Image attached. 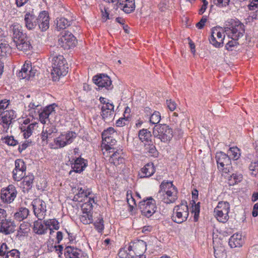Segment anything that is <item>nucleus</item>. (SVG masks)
I'll use <instances>...</instances> for the list:
<instances>
[{"label":"nucleus","instance_id":"774afa93","mask_svg":"<svg viewBox=\"0 0 258 258\" xmlns=\"http://www.w3.org/2000/svg\"><path fill=\"white\" fill-rule=\"evenodd\" d=\"M31 143V142H28L26 141L24 143H23L21 146H19L18 148L19 152L21 153L23 151L25 150L30 145Z\"/></svg>","mask_w":258,"mask_h":258},{"label":"nucleus","instance_id":"ddd939ff","mask_svg":"<svg viewBox=\"0 0 258 258\" xmlns=\"http://www.w3.org/2000/svg\"><path fill=\"white\" fill-rule=\"evenodd\" d=\"M75 138V133L70 132L66 134L60 135L54 140V143L57 148H62L72 143Z\"/></svg>","mask_w":258,"mask_h":258},{"label":"nucleus","instance_id":"0eeeda50","mask_svg":"<svg viewBox=\"0 0 258 258\" xmlns=\"http://www.w3.org/2000/svg\"><path fill=\"white\" fill-rule=\"evenodd\" d=\"M216 159L218 169L225 173L230 172L231 167V159L228 155L223 152H217Z\"/></svg>","mask_w":258,"mask_h":258},{"label":"nucleus","instance_id":"f03ea898","mask_svg":"<svg viewBox=\"0 0 258 258\" xmlns=\"http://www.w3.org/2000/svg\"><path fill=\"white\" fill-rule=\"evenodd\" d=\"M51 74L53 81L58 80L61 76H66L68 72L67 61L61 55L53 54L51 56Z\"/></svg>","mask_w":258,"mask_h":258},{"label":"nucleus","instance_id":"c85d7f7f","mask_svg":"<svg viewBox=\"0 0 258 258\" xmlns=\"http://www.w3.org/2000/svg\"><path fill=\"white\" fill-rule=\"evenodd\" d=\"M87 165V161L84 159L79 157L77 158L74 163L72 164V168L73 171L77 173L82 172Z\"/></svg>","mask_w":258,"mask_h":258},{"label":"nucleus","instance_id":"338daca9","mask_svg":"<svg viewBox=\"0 0 258 258\" xmlns=\"http://www.w3.org/2000/svg\"><path fill=\"white\" fill-rule=\"evenodd\" d=\"M167 106L171 111H173L176 107V103L171 100H167L166 101Z\"/></svg>","mask_w":258,"mask_h":258},{"label":"nucleus","instance_id":"7c9ffc66","mask_svg":"<svg viewBox=\"0 0 258 258\" xmlns=\"http://www.w3.org/2000/svg\"><path fill=\"white\" fill-rule=\"evenodd\" d=\"M242 243V236L238 233L233 234L229 240V245L231 248L241 247Z\"/></svg>","mask_w":258,"mask_h":258},{"label":"nucleus","instance_id":"9d476101","mask_svg":"<svg viewBox=\"0 0 258 258\" xmlns=\"http://www.w3.org/2000/svg\"><path fill=\"white\" fill-rule=\"evenodd\" d=\"M16 117L15 112L13 110L4 111L0 114V124L7 131Z\"/></svg>","mask_w":258,"mask_h":258},{"label":"nucleus","instance_id":"20e7f679","mask_svg":"<svg viewBox=\"0 0 258 258\" xmlns=\"http://www.w3.org/2000/svg\"><path fill=\"white\" fill-rule=\"evenodd\" d=\"M188 215V208L186 202H182L174 208L172 219L174 222L180 224L186 220Z\"/></svg>","mask_w":258,"mask_h":258},{"label":"nucleus","instance_id":"6e6d98bb","mask_svg":"<svg viewBox=\"0 0 258 258\" xmlns=\"http://www.w3.org/2000/svg\"><path fill=\"white\" fill-rule=\"evenodd\" d=\"M237 39H232L230 41H229L228 43H226L225 45V47L226 49L228 50H232V47L237 45V44H239L241 42L238 41Z\"/></svg>","mask_w":258,"mask_h":258},{"label":"nucleus","instance_id":"a211bd4d","mask_svg":"<svg viewBox=\"0 0 258 258\" xmlns=\"http://www.w3.org/2000/svg\"><path fill=\"white\" fill-rule=\"evenodd\" d=\"M101 116L106 122H111L114 119V105L109 103L101 107Z\"/></svg>","mask_w":258,"mask_h":258},{"label":"nucleus","instance_id":"f257e3e1","mask_svg":"<svg viewBox=\"0 0 258 258\" xmlns=\"http://www.w3.org/2000/svg\"><path fill=\"white\" fill-rule=\"evenodd\" d=\"M22 26L18 23H14L10 27L12 38L17 48L19 50L27 51L32 48L30 38L22 30Z\"/></svg>","mask_w":258,"mask_h":258},{"label":"nucleus","instance_id":"39448f33","mask_svg":"<svg viewBox=\"0 0 258 258\" xmlns=\"http://www.w3.org/2000/svg\"><path fill=\"white\" fill-rule=\"evenodd\" d=\"M229 210L230 205L228 202H219L214 209V215L219 222L225 223L228 220Z\"/></svg>","mask_w":258,"mask_h":258},{"label":"nucleus","instance_id":"f8f14e48","mask_svg":"<svg viewBox=\"0 0 258 258\" xmlns=\"http://www.w3.org/2000/svg\"><path fill=\"white\" fill-rule=\"evenodd\" d=\"M220 29L218 27L213 28L209 38L210 42L216 47H221L223 46L225 35H223L224 32L222 33Z\"/></svg>","mask_w":258,"mask_h":258},{"label":"nucleus","instance_id":"e2e57ef3","mask_svg":"<svg viewBox=\"0 0 258 258\" xmlns=\"http://www.w3.org/2000/svg\"><path fill=\"white\" fill-rule=\"evenodd\" d=\"M207 21V17L203 16L202 17V18L201 19V20L200 21V22H199L198 23H197L196 24V27L197 28H198L199 29H202L204 27Z\"/></svg>","mask_w":258,"mask_h":258},{"label":"nucleus","instance_id":"bf43d9fd","mask_svg":"<svg viewBox=\"0 0 258 258\" xmlns=\"http://www.w3.org/2000/svg\"><path fill=\"white\" fill-rule=\"evenodd\" d=\"M9 103L10 101L9 100L6 99L0 100V113L8 107Z\"/></svg>","mask_w":258,"mask_h":258},{"label":"nucleus","instance_id":"4c0bfd02","mask_svg":"<svg viewBox=\"0 0 258 258\" xmlns=\"http://www.w3.org/2000/svg\"><path fill=\"white\" fill-rule=\"evenodd\" d=\"M116 141L113 137L107 138L106 139H102V145L106 151H110L111 150H115L114 146L115 145Z\"/></svg>","mask_w":258,"mask_h":258},{"label":"nucleus","instance_id":"052dcab7","mask_svg":"<svg viewBox=\"0 0 258 258\" xmlns=\"http://www.w3.org/2000/svg\"><path fill=\"white\" fill-rule=\"evenodd\" d=\"M230 0H214V3L219 7H226L228 5Z\"/></svg>","mask_w":258,"mask_h":258},{"label":"nucleus","instance_id":"2f4dec72","mask_svg":"<svg viewBox=\"0 0 258 258\" xmlns=\"http://www.w3.org/2000/svg\"><path fill=\"white\" fill-rule=\"evenodd\" d=\"M37 123L36 122L29 124L28 125H21V130L23 132L25 139H27L32 134L33 131L37 127Z\"/></svg>","mask_w":258,"mask_h":258},{"label":"nucleus","instance_id":"c756f323","mask_svg":"<svg viewBox=\"0 0 258 258\" xmlns=\"http://www.w3.org/2000/svg\"><path fill=\"white\" fill-rule=\"evenodd\" d=\"M155 170L152 163H149L143 167L139 174L141 178L149 177L152 176L155 172Z\"/></svg>","mask_w":258,"mask_h":258},{"label":"nucleus","instance_id":"680f3d73","mask_svg":"<svg viewBox=\"0 0 258 258\" xmlns=\"http://www.w3.org/2000/svg\"><path fill=\"white\" fill-rule=\"evenodd\" d=\"M49 116L47 113L42 111L39 114V119L40 122L43 124H46V119L48 118Z\"/></svg>","mask_w":258,"mask_h":258},{"label":"nucleus","instance_id":"a18cd8bd","mask_svg":"<svg viewBox=\"0 0 258 258\" xmlns=\"http://www.w3.org/2000/svg\"><path fill=\"white\" fill-rule=\"evenodd\" d=\"M191 208V212L194 213V220L195 221H197L199 219L200 211V203L196 204L195 202L193 201V204Z\"/></svg>","mask_w":258,"mask_h":258},{"label":"nucleus","instance_id":"5701e85b","mask_svg":"<svg viewBox=\"0 0 258 258\" xmlns=\"http://www.w3.org/2000/svg\"><path fill=\"white\" fill-rule=\"evenodd\" d=\"M117 8L129 14L135 9V0H119L117 1Z\"/></svg>","mask_w":258,"mask_h":258},{"label":"nucleus","instance_id":"393cba45","mask_svg":"<svg viewBox=\"0 0 258 258\" xmlns=\"http://www.w3.org/2000/svg\"><path fill=\"white\" fill-rule=\"evenodd\" d=\"M0 231L5 234H9L13 233L15 231L16 227L14 221L11 220L5 219L1 222Z\"/></svg>","mask_w":258,"mask_h":258},{"label":"nucleus","instance_id":"aec40b11","mask_svg":"<svg viewBox=\"0 0 258 258\" xmlns=\"http://www.w3.org/2000/svg\"><path fill=\"white\" fill-rule=\"evenodd\" d=\"M37 26L42 31L47 30L49 26V17L46 11H42L37 17Z\"/></svg>","mask_w":258,"mask_h":258},{"label":"nucleus","instance_id":"49530a36","mask_svg":"<svg viewBox=\"0 0 258 258\" xmlns=\"http://www.w3.org/2000/svg\"><path fill=\"white\" fill-rule=\"evenodd\" d=\"M44 224L47 226L48 229L51 226H52L55 230H58L59 228V223L58 221L55 219L45 220L44 221Z\"/></svg>","mask_w":258,"mask_h":258},{"label":"nucleus","instance_id":"7ed1b4c3","mask_svg":"<svg viewBox=\"0 0 258 258\" xmlns=\"http://www.w3.org/2000/svg\"><path fill=\"white\" fill-rule=\"evenodd\" d=\"M153 135L161 142L167 143L173 138V132L172 129L166 124H159L154 127Z\"/></svg>","mask_w":258,"mask_h":258},{"label":"nucleus","instance_id":"603ef678","mask_svg":"<svg viewBox=\"0 0 258 258\" xmlns=\"http://www.w3.org/2000/svg\"><path fill=\"white\" fill-rule=\"evenodd\" d=\"M229 151L231 153V156L234 160H236L240 157V150L237 147H231L229 149Z\"/></svg>","mask_w":258,"mask_h":258},{"label":"nucleus","instance_id":"c9c22d12","mask_svg":"<svg viewBox=\"0 0 258 258\" xmlns=\"http://www.w3.org/2000/svg\"><path fill=\"white\" fill-rule=\"evenodd\" d=\"M138 136L140 141L144 144L149 142V141H152L151 133L147 129L141 130L139 132Z\"/></svg>","mask_w":258,"mask_h":258},{"label":"nucleus","instance_id":"8fccbe9b","mask_svg":"<svg viewBox=\"0 0 258 258\" xmlns=\"http://www.w3.org/2000/svg\"><path fill=\"white\" fill-rule=\"evenodd\" d=\"M114 134H115L114 129L113 127H110L103 131L102 134V139L112 138L113 137Z\"/></svg>","mask_w":258,"mask_h":258},{"label":"nucleus","instance_id":"ea45409f","mask_svg":"<svg viewBox=\"0 0 258 258\" xmlns=\"http://www.w3.org/2000/svg\"><path fill=\"white\" fill-rule=\"evenodd\" d=\"M174 187L172 182L170 181H163L160 185V190L157 194V197H162V195H164L167 190L172 189Z\"/></svg>","mask_w":258,"mask_h":258},{"label":"nucleus","instance_id":"cd10ccee","mask_svg":"<svg viewBox=\"0 0 258 258\" xmlns=\"http://www.w3.org/2000/svg\"><path fill=\"white\" fill-rule=\"evenodd\" d=\"M147 244L146 242L143 240H138L133 243L132 245L129 246V248L133 249L134 250L137 257L141 256L142 254L146 250Z\"/></svg>","mask_w":258,"mask_h":258},{"label":"nucleus","instance_id":"e433bc0d","mask_svg":"<svg viewBox=\"0 0 258 258\" xmlns=\"http://www.w3.org/2000/svg\"><path fill=\"white\" fill-rule=\"evenodd\" d=\"M56 28L58 31L64 29L71 25V21L68 19L61 17L58 18L56 20Z\"/></svg>","mask_w":258,"mask_h":258},{"label":"nucleus","instance_id":"b1692460","mask_svg":"<svg viewBox=\"0 0 258 258\" xmlns=\"http://www.w3.org/2000/svg\"><path fill=\"white\" fill-rule=\"evenodd\" d=\"M177 190L175 187H173L172 189L167 190L162 197H158L164 203L170 204L174 202L177 199Z\"/></svg>","mask_w":258,"mask_h":258},{"label":"nucleus","instance_id":"6e6552de","mask_svg":"<svg viewBox=\"0 0 258 258\" xmlns=\"http://www.w3.org/2000/svg\"><path fill=\"white\" fill-rule=\"evenodd\" d=\"M76 42L74 36L71 32L66 31L62 32L61 36L58 39L59 45L64 49L74 47L76 45Z\"/></svg>","mask_w":258,"mask_h":258},{"label":"nucleus","instance_id":"6ab92c4d","mask_svg":"<svg viewBox=\"0 0 258 258\" xmlns=\"http://www.w3.org/2000/svg\"><path fill=\"white\" fill-rule=\"evenodd\" d=\"M64 250L66 258H88L81 249L73 246H67Z\"/></svg>","mask_w":258,"mask_h":258},{"label":"nucleus","instance_id":"0e129e2a","mask_svg":"<svg viewBox=\"0 0 258 258\" xmlns=\"http://www.w3.org/2000/svg\"><path fill=\"white\" fill-rule=\"evenodd\" d=\"M55 105L54 104L47 106L44 110L45 113H47L48 115H51L54 112Z\"/></svg>","mask_w":258,"mask_h":258},{"label":"nucleus","instance_id":"bb28decb","mask_svg":"<svg viewBox=\"0 0 258 258\" xmlns=\"http://www.w3.org/2000/svg\"><path fill=\"white\" fill-rule=\"evenodd\" d=\"M37 16L32 13L27 12L24 16L25 27L29 30L35 29L37 26Z\"/></svg>","mask_w":258,"mask_h":258},{"label":"nucleus","instance_id":"9b49d317","mask_svg":"<svg viewBox=\"0 0 258 258\" xmlns=\"http://www.w3.org/2000/svg\"><path fill=\"white\" fill-rule=\"evenodd\" d=\"M229 30H230L231 32V37L232 39L239 40L244 35L245 32L244 26L240 22H235V24L234 25H232L231 27L225 28V33H227Z\"/></svg>","mask_w":258,"mask_h":258},{"label":"nucleus","instance_id":"412c9836","mask_svg":"<svg viewBox=\"0 0 258 258\" xmlns=\"http://www.w3.org/2000/svg\"><path fill=\"white\" fill-rule=\"evenodd\" d=\"M57 132L55 126L51 123H47L43 125L41 134V138L43 142L47 143L48 138L52 137V134Z\"/></svg>","mask_w":258,"mask_h":258},{"label":"nucleus","instance_id":"58836bf2","mask_svg":"<svg viewBox=\"0 0 258 258\" xmlns=\"http://www.w3.org/2000/svg\"><path fill=\"white\" fill-rule=\"evenodd\" d=\"M23 181V188H26L27 190H28L32 188L34 180V176L32 174H29L27 176H24Z\"/></svg>","mask_w":258,"mask_h":258},{"label":"nucleus","instance_id":"864d4df0","mask_svg":"<svg viewBox=\"0 0 258 258\" xmlns=\"http://www.w3.org/2000/svg\"><path fill=\"white\" fill-rule=\"evenodd\" d=\"M170 5L169 0H162L159 4V10L162 12H164L169 8Z\"/></svg>","mask_w":258,"mask_h":258},{"label":"nucleus","instance_id":"a19ab883","mask_svg":"<svg viewBox=\"0 0 258 258\" xmlns=\"http://www.w3.org/2000/svg\"><path fill=\"white\" fill-rule=\"evenodd\" d=\"M118 255L120 258H135L137 257L134 250L133 249H130L129 247L127 250L121 249L118 252Z\"/></svg>","mask_w":258,"mask_h":258},{"label":"nucleus","instance_id":"13d9d810","mask_svg":"<svg viewBox=\"0 0 258 258\" xmlns=\"http://www.w3.org/2000/svg\"><path fill=\"white\" fill-rule=\"evenodd\" d=\"M5 143L8 145L14 146L18 144V142L15 140L13 137H8L5 139Z\"/></svg>","mask_w":258,"mask_h":258},{"label":"nucleus","instance_id":"c03bdc74","mask_svg":"<svg viewBox=\"0 0 258 258\" xmlns=\"http://www.w3.org/2000/svg\"><path fill=\"white\" fill-rule=\"evenodd\" d=\"M81 222L84 224H89L93 222V217L91 214L85 213L80 216Z\"/></svg>","mask_w":258,"mask_h":258},{"label":"nucleus","instance_id":"3c124183","mask_svg":"<svg viewBox=\"0 0 258 258\" xmlns=\"http://www.w3.org/2000/svg\"><path fill=\"white\" fill-rule=\"evenodd\" d=\"M94 225L98 232L100 233L102 232L104 228L103 218L102 217H99L94 223Z\"/></svg>","mask_w":258,"mask_h":258},{"label":"nucleus","instance_id":"dca6fc26","mask_svg":"<svg viewBox=\"0 0 258 258\" xmlns=\"http://www.w3.org/2000/svg\"><path fill=\"white\" fill-rule=\"evenodd\" d=\"M20 252L16 249H11L6 243L0 245V258H20Z\"/></svg>","mask_w":258,"mask_h":258},{"label":"nucleus","instance_id":"473e14b6","mask_svg":"<svg viewBox=\"0 0 258 258\" xmlns=\"http://www.w3.org/2000/svg\"><path fill=\"white\" fill-rule=\"evenodd\" d=\"M38 220L35 221L33 225L34 232L38 235H43L47 232L48 227L44 223H42Z\"/></svg>","mask_w":258,"mask_h":258},{"label":"nucleus","instance_id":"f3484780","mask_svg":"<svg viewBox=\"0 0 258 258\" xmlns=\"http://www.w3.org/2000/svg\"><path fill=\"white\" fill-rule=\"evenodd\" d=\"M31 64L30 61L25 62L18 74V77L20 79L29 80L35 76L36 70L32 69Z\"/></svg>","mask_w":258,"mask_h":258},{"label":"nucleus","instance_id":"79ce46f5","mask_svg":"<svg viewBox=\"0 0 258 258\" xmlns=\"http://www.w3.org/2000/svg\"><path fill=\"white\" fill-rule=\"evenodd\" d=\"M95 203L94 198H89L87 201L84 203L82 207V210L83 211V214L85 213L91 214L90 211L93 208V203Z\"/></svg>","mask_w":258,"mask_h":258},{"label":"nucleus","instance_id":"4be33fe9","mask_svg":"<svg viewBox=\"0 0 258 258\" xmlns=\"http://www.w3.org/2000/svg\"><path fill=\"white\" fill-rule=\"evenodd\" d=\"M248 8L251 12L245 19L246 23L258 20V0H253L248 5Z\"/></svg>","mask_w":258,"mask_h":258},{"label":"nucleus","instance_id":"f704fd0d","mask_svg":"<svg viewBox=\"0 0 258 258\" xmlns=\"http://www.w3.org/2000/svg\"><path fill=\"white\" fill-rule=\"evenodd\" d=\"M29 214V210L25 207H21L19 208L18 211L14 214L15 219L18 221H21L27 218Z\"/></svg>","mask_w":258,"mask_h":258},{"label":"nucleus","instance_id":"4d7b16f0","mask_svg":"<svg viewBox=\"0 0 258 258\" xmlns=\"http://www.w3.org/2000/svg\"><path fill=\"white\" fill-rule=\"evenodd\" d=\"M249 170L251 171V174L255 176L258 173V162L257 161H254L253 162H251L249 167Z\"/></svg>","mask_w":258,"mask_h":258},{"label":"nucleus","instance_id":"72a5a7b5","mask_svg":"<svg viewBox=\"0 0 258 258\" xmlns=\"http://www.w3.org/2000/svg\"><path fill=\"white\" fill-rule=\"evenodd\" d=\"M144 146L146 153L149 154L150 156L155 157L158 156V152L152 141H149V142L144 143Z\"/></svg>","mask_w":258,"mask_h":258},{"label":"nucleus","instance_id":"2eb2a0df","mask_svg":"<svg viewBox=\"0 0 258 258\" xmlns=\"http://www.w3.org/2000/svg\"><path fill=\"white\" fill-rule=\"evenodd\" d=\"M16 196L17 190L13 185H9L7 188L2 189L1 193V199L6 203H11L15 200Z\"/></svg>","mask_w":258,"mask_h":258},{"label":"nucleus","instance_id":"37998d69","mask_svg":"<svg viewBox=\"0 0 258 258\" xmlns=\"http://www.w3.org/2000/svg\"><path fill=\"white\" fill-rule=\"evenodd\" d=\"M11 47L10 45L5 43H0V58L6 56L11 53Z\"/></svg>","mask_w":258,"mask_h":258},{"label":"nucleus","instance_id":"69168bd1","mask_svg":"<svg viewBox=\"0 0 258 258\" xmlns=\"http://www.w3.org/2000/svg\"><path fill=\"white\" fill-rule=\"evenodd\" d=\"M202 2L203 3V5L199 11V14L200 15H202L205 12L208 4V2L206 0H202Z\"/></svg>","mask_w":258,"mask_h":258},{"label":"nucleus","instance_id":"423d86ee","mask_svg":"<svg viewBox=\"0 0 258 258\" xmlns=\"http://www.w3.org/2000/svg\"><path fill=\"white\" fill-rule=\"evenodd\" d=\"M139 207L142 214L147 217L151 216L155 212L156 209L155 201L152 198L140 202Z\"/></svg>","mask_w":258,"mask_h":258},{"label":"nucleus","instance_id":"1a4fd4ad","mask_svg":"<svg viewBox=\"0 0 258 258\" xmlns=\"http://www.w3.org/2000/svg\"><path fill=\"white\" fill-rule=\"evenodd\" d=\"M32 205L35 216L39 220L43 219L46 212L45 203L40 199H36L33 201Z\"/></svg>","mask_w":258,"mask_h":258},{"label":"nucleus","instance_id":"5fc2aeb1","mask_svg":"<svg viewBox=\"0 0 258 258\" xmlns=\"http://www.w3.org/2000/svg\"><path fill=\"white\" fill-rule=\"evenodd\" d=\"M26 167L24 161L21 159H17L15 161V168L17 170H26Z\"/></svg>","mask_w":258,"mask_h":258},{"label":"nucleus","instance_id":"09e8293b","mask_svg":"<svg viewBox=\"0 0 258 258\" xmlns=\"http://www.w3.org/2000/svg\"><path fill=\"white\" fill-rule=\"evenodd\" d=\"M161 119L160 113L158 111H154L150 117V121L152 124H157Z\"/></svg>","mask_w":258,"mask_h":258},{"label":"nucleus","instance_id":"de8ad7c7","mask_svg":"<svg viewBox=\"0 0 258 258\" xmlns=\"http://www.w3.org/2000/svg\"><path fill=\"white\" fill-rule=\"evenodd\" d=\"M26 170H17L14 169L13 171V177L15 181H20L25 176Z\"/></svg>","mask_w":258,"mask_h":258},{"label":"nucleus","instance_id":"a878e982","mask_svg":"<svg viewBox=\"0 0 258 258\" xmlns=\"http://www.w3.org/2000/svg\"><path fill=\"white\" fill-rule=\"evenodd\" d=\"M109 153H112L109 159V161L110 163H112L115 166H117L124 163V159L122 157L123 153L122 150H117L116 151H114V150H112V151H109Z\"/></svg>","mask_w":258,"mask_h":258},{"label":"nucleus","instance_id":"4468645a","mask_svg":"<svg viewBox=\"0 0 258 258\" xmlns=\"http://www.w3.org/2000/svg\"><path fill=\"white\" fill-rule=\"evenodd\" d=\"M93 82L99 87L105 88L109 90L113 88L112 81L110 78L105 74H100L93 78Z\"/></svg>","mask_w":258,"mask_h":258}]
</instances>
